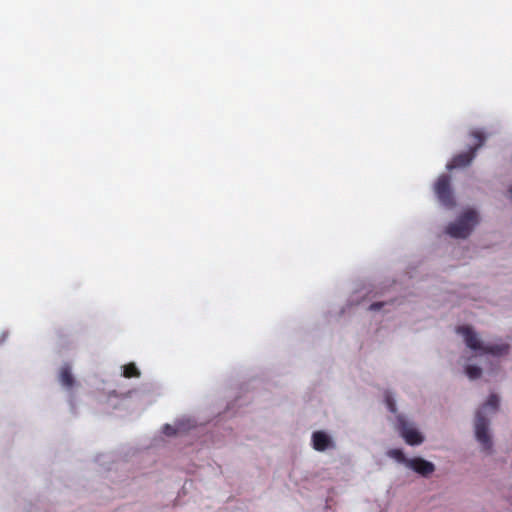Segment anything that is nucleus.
<instances>
[{
	"mask_svg": "<svg viewBox=\"0 0 512 512\" xmlns=\"http://www.w3.org/2000/svg\"><path fill=\"white\" fill-rule=\"evenodd\" d=\"M456 332L461 336L466 347L472 352L470 358H463L464 373L471 380L478 379L482 374V369L474 363L477 358L486 355L501 357L509 353L510 347L507 343H485L470 326H459Z\"/></svg>",
	"mask_w": 512,
	"mask_h": 512,
	"instance_id": "1",
	"label": "nucleus"
},
{
	"mask_svg": "<svg viewBox=\"0 0 512 512\" xmlns=\"http://www.w3.org/2000/svg\"><path fill=\"white\" fill-rule=\"evenodd\" d=\"M478 221L476 211L466 210L457 220L447 226L446 232L454 238H466L478 224Z\"/></svg>",
	"mask_w": 512,
	"mask_h": 512,
	"instance_id": "2",
	"label": "nucleus"
},
{
	"mask_svg": "<svg viewBox=\"0 0 512 512\" xmlns=\"http://www.w3.org/2000/svg\"><path fill=\"white\" fill-rule=\"evenodd\" d=\"M474 436L480 447V451L486 455L494 452V442L491 429L489 427V419L476 416L474 422Z\"/></svg>",
	"mask_w": 512,
	"mask_h": 512,
	"instance_id": "3",
	"label": "nucleus"
},
{
	"mask_svg": "<svg viewBox=\"0 0 512 512\" xmlns=\"http://www.w3.org/2000/svg\"><path fill=\"white\" fill-rule=\"evenodd\" d=\"M396 429L406 444L410 446L421 445L425 441L424 434L411 422L402 416L397 419Z\"/></svg>",
	"mask_w": 512,
	"mask_h": 512,
	"instance_id": "4",
	"label": "nucleus"
},
{
	"mask_svg": "<svg viewBox=\"0 0 512 512\" xmlns=\"http://www.w3.org/2000/svg\"><path fill=\"white\" fill-rule=\"evenodd\" d=\"M406 468L423 478L431 477L436 471V466L433 462L420 456L411 457L407 462Z\"/></svg>",
	"mask_w": 512,
	"mask_h": 512,
	"instance_id": "5",
	"label": "nucleus"
},
{
	"mask_svg": "<svg viewBox=\"0 0 512 512\" xmlns=\"http://www.w3.org/2000/svg\"><path fill=\"white\" fill-rule=\"evenodd\" d=\"M311 442L312 447L319 452L335 447L333 438L325 431H315L311 436Z\"/></svg>",
	"mask_w": 512,
	"mask_h": 512,
	"instance_id": "6",
	"label": "nucleus"
},
{
	"mask_svg": "<svg viewBox=\"0 0 512 512\" xmlns=\"http://www.w3.org/2000/svg\"><path fill=\"white\" fill-rule=\"evenodd\" d=\"M435 193L444 205L451 204L449 178L445 175L440 176L435 184Z\"/></svg>",
	"mask_w": 512,
	"mask_h": 512,
	"instance_id": "7",
	"label": "nucleus"
},
{
	"mask_svg": "<svg viewBox=\"0 0 512 512\" xmlns=\"http://www.w3.org/2000/svg\"><path fill=\"white\" fill-rule=\"evenodd\" d=\"M499 406V398L496 395H490L485 403L477 411L476 416L484 417L489 419V416L494 414Z\"/></svg>",
	"mask_w": 512,
	"mask_h": 512,
	"instance_id": "8",
	"label": "nucleus"
},
{
	"mask_svg": "<svg viewBox=\"0 0 512 512\" xmlns=\"http://www.w3.org/2000/svg\"><path fill=\"white\" fill-rule=\"evenodd\" d=\"M59 380L63 387L70 389L75 384V379L71 373V368L68 364L61 367Z\"/></svg>",
	"mask_w": 512,
	"mask_h": 512,
	"instance_id": "9",
	"label": "nucleus"
},
{
	"mask_svg": "<svg viewBox=\"0 0 512 512\" xmlns=\"http://www.w3.org/2000/svg\"><path fill=\"white\" fill-rule=\"evenodd\" d=\"M473 158V153H465L455 157L451 162L447 163L446 168L452 170L454 168L464 167L468 165Z\"/></svg>",
	"mask_w": 512,
	"mask_h": 512,
	"instance_id": "10",
	"label": "nucleus"
},
{
	"mask_svg": "<svg viewBox=\"0 0 512 512\" xmlns=\"http://www.w3.org/2000/svg\"><path fill=\"white\" fill-rule=\"evenodd\" d=\"M387 456L394 459L396 462L403 464L407 467V462L410 458H407L401 449H390L387 451Z\"/></svg>",
	"mask_w": 512,
	"mask_h": 512,
	"instance_id": "11",
	"label": "nucleus"
},
{
	"mask_svg": "<svg viewBox=\"0 0 512 512\" xmlns=\"http://www.w3.org/2000/svg\"><path fill=\"white\" fill-rule=\"evenodd\" d=\"M123 376L125 378H137L140 376V371L134 363H129L123 366Z\"/></svg>",
	"mask_w": 512,
	"mask_h": 512,
	"instance_id": "12",
	"label": "nucleus"
},
{
	"mask_svg": "<svg viewBox=\"0 0 512 512\" xmlns=\"http://www.w3.org/2000/svg\"><path fill=\"white\" fill-rule=\"evenodd\" d=\"M386 403H387V406L390 409V411L394 412L395 411L394 401H393L391 395L386 396Z\"/></svg>",
	"mask_w": 512,
	"mask_h": 512,
	"instance_id": "13",
	"label": "nucleus"
},
{
	"mask_svg": "<svg viewBox=\"0 0 512 512\" xmlns=\"http://www.w3.org/2000/svg\"><path fill=\"white\" fill-rule=\"evenodd\" d=\"M473 136L478 141L477 146H480L483 143V140H484L482 133L481 132H475V133H473Z\"/></svg>",
	"mask_w": 512,
	"mask_h": 512,
	"instance_id": "14",
	"label": "nucleus"
},
{
	"mask_svg": "<svg viewBox=\"0 0 512 512\" xmlns=\"http://www.w3.org/2000/svg\"><path fill=\"white\" fill-rule=\"evenodd\" d=\"M163 432L167 435H172L174 433H176V431H174L169 425H166Z\"/></svg>",
	"mask_w": 512,
	"mask_h": 512,
	"instance_id": "15",
	"label": "nucleus"
},
{
	"mask_svg": "<svg viewBox=\"0 0 512 512\" xmlns=\"http://www.w3.org/2000/svg\"><path fill=\"white\" fill-rule=\"evenodd\" d=\"M379 307H380V304H372V305L370 306V309H371V310H376V309H378Z\"/></svg>",
	"mask_w": 512,
	"mask_h": 512,
	"instance_id": "16",
	"label": "nucleus"
},
{
	"mask_svg": "<svg viewBox=\"0 0 512 512\" xmlns=\"http://www.w3.org/2000/svg\"><path fill=\"white\" fill-rule=\"evenodd\" d=\"M508 194H509V197L512 198V187L510 188V190L508 191Z\"/></svg>",
	"mask_w": 512,
	"mask_h": 512,
	"instance_id": "17",
	"label": "nucleus"
}]
</instances>
